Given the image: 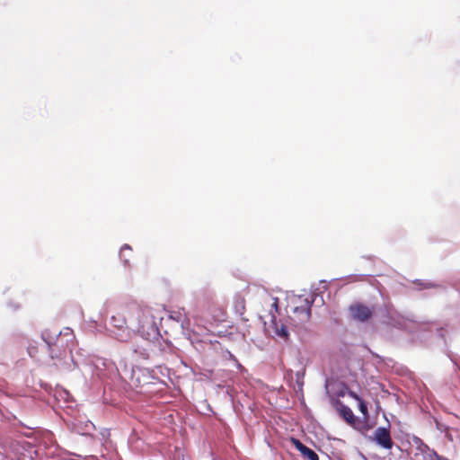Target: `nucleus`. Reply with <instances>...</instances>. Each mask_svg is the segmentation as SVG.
<instances>
[{"mask_svg":"<svg viewBox=\"0 0 460 460\" xmlns=\"http://www.w3.org/2000/svg\"><path fill=\"white\" fill-rule=\"evenodd\" d=\"M123 306L128 324L134 332H137L142 336L156 332V323L151 307L137 302H130Z\"/></svg>","mask_w":460,"mask_h":460,"instance_id":"1","label":"nucleus"},{"mask_svg":"<svg viewBox=\"0 0 460 460\" xmlns=\"http://www.w3.org/2000/svg\"><path fill=\"white\" fill-rule=\"evenodd\" d=\"M111 334L119 341L127 342L133 335V330L130 328L127 314L124 313V306L111 317Z\"/></svg>","mask_w":460,"mask_h":460,"instance_id":"2","label":"nucleus"},{"mask_svg":"<svg viewBox=\"0 0 460 460\" xmlns=\"http://www.w3.org/2000/svg\"><path fill=\"white\" fill-rule=\"evenodd\" d=\"M62 335L72 338L73 333L70 329H66L64 333L59 332V334L55 341H52L51 338L46 337L45 334H43V340L49 347V356L52 359L62 358L66 353L68 343L67 341L66 343L63 341L61 337Z\"/></svg>","mask_w":460,"mask_h":460,"instance_id":"3","label":"nucleus"},{"mask_svg":"<svg viewBox=\"0 0 460 460\" xmlns=\"http://www.w3.org/2000/svg\"><path fill=\"white\" fill-rule=\"evenodd\" d=\"M314 303L313 296H299L294 301V318L303 323L309 321L311 317V307Z\"/></svg>","mask_w":460,"mask_h":460,"instance_id":"4","label":"nucleus"},{"mask_svg":"<svg viewBox=\"0 0 460 460\" xmlns=\"http://www.w3.org/2000/svg\"><path fill=\"white\" fill-rule=\"evenodd\" d=\"M349 314L352 319L358 322L368 321L373 314L374 309L361 303H355L349 307Z\"/></svg>","mask_w":460,"mask_h":460,"instance_id":"5","label":"nucleus"},{"mask_svg":"<svg viewBox=\"0 0 460 460\" xmlns=\"http://www.w3.org/2000/svg\"><path fill=\"white\" fill-rule=\"evenodd\" d=\"M374 440L385 449H392L394 441L388 428L379 427L375 430Z\"/></svg>","mask_w":460,"mask_h":460,"instance_id":"6","label":"nucleus"},{"mask_svg":"<svg viewBox=\"0 0 460 460\" xmlns=\"http://www.w3.org/2000/svg\"><path fill=\"white\" fill-rule=\"evenodd\" d=\"M291 443L301 453L303 457L306 460H319L318 455L311 448L305 446L299 439L291 438Z\"/></svg>","mask_w":460,"mask_h":460,"instance_id":"7","label":"nucleus"},{"mask_svg":"<svg viewBox=\"0 0 460 460\" xmlns=\"http://www.w3.org/2000/svg\"><path fill=\"white\" fill-rule=\"evenodd\" d=\"M170 318L180 323L183 329H188L190 327V319L184 308L171 311Z\"/></svg>","mask_w":460,"mask_h":460,"instance_id":"8","label":"nucleus"},{"mask_svg":"<svg viewBox=\"0 0 460 460\" xmlns=\"http://www.w3.org/2000/svg\"><path fill=\"white\" fill-rule=\"evenodd\" d=\"M340 414L342 416V418L349 423V424H354L355 422V416L351 409L343 404L340 403L338 408Z\"/></svg>","mask_w":460,"mask_h":460,"instance_id":"9","label":"nucleus"},{"mask_svg":"<svg viewBox=\"0 0 460 460\" xmlns=\"http://www.w3.org/2000/svg\"><path fill=\"white\" fill-rule=\"evenodd\" d=\"M271 324L274 328L275 333L284 339H288V332L287 327L280 323H278L275 316L271 317Z\"/></svg>","mask_w":460,"mask_h":460,"instance_id":"10","label":"nucleus"},{"mask_svg":"<svg viewBox=\"0 0 460 460\" xmlns=\"http://www.w3.org/2000/svg\"><path fill=\"white\" fill-rule=\"evenodd\" d=\"M131 253H132V249L129 245L124 244L121 247L120 252H119V257L122 260L124 266H127V267L130 266L129 257L131 256Z\"/></svg>","mask_w":460,"mask_h":460,"instance_id":"11","label":"nucleus"},{"mask_svg":"<svg viewBox=\"0 0 460 460\" xmlns=\"http://www.w3.org/2000/svg\"><path fill=\"white\" fill-rule=\"evenodd\" d=\"M358 407L360 412L366 417H368V411H367V403L364 402V400H359L358 402Z\"/></svg>","mask_w":460,"mask_h":460,"instance_id":"12","label":"nucleus"},{"mask_svg":"<svg viewBox=\"0 0 460 460\" xmlns=\"http://www.w3.org/2000/svg\"><path fill=\"white\" fill-rule=\"evenodd\" d=\"M349 394H350V396H351L352 398L356 399L358 402H359V400H363L362 398H360V397H359L357 394H355V393H350Z\"/></svg>","mask_w":460,"mask_h":460,"instance_id":"13","label":"nucleus"},{"mask_svg":"<svg viewBox=\"0 0 460 460\" xmlns=\"http://www.w3.org/2000/svg\"><path fill=\"white\" fill-rule=\"evenodd\" d=\"M136 374L137 373L135 371H133L132 379H134L136 377Z\"/></svg>","mask_w":460,"mask_h":460,"instance_id":"14","label":"nucleus"}]
</instances>
